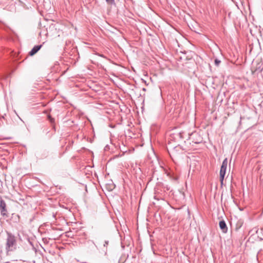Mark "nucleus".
I'll use <instances>...</instances> for the list:
<instances>
[{
    "label": "nucleus",
    "mask_w": 263,
    "mask_h": 263,
    "mask_svg": "<svg viewBox=\"0 0 263 263\" xmlns=\"http://www.w3.org/2000/svg\"><path fill=\"white\" fill-rule=\"evenodd\" d=\"M108 245V241H105L104 246L106 247Z\"/></svg>",
    "instance_id": "nucleus-9"
},
{
    "label": "nucleus",
    "mask_w": 263,
    "mask_h": 263,
    "mask_svg": "<svg viewBox=\"0 0 263 263\" xmlns=\"http://www.w3.org/2000/svg\"><path fill=\"white\" fill-rule=\"evenodd\" d=\"M219 227L223 233H226L227 232L228 228L224 220H221L219 222Z\"/></svg>",
    "instance_id": "nucleus-4"
},
{
    "label": "nucleus",
    "mask_w": 263,
    "mask_h": 263,
    "mask_svg": "<svg viewBox=\"0 0 263 263\" xmlns=\"http://www.w3.org/2000/svg\"><path fill=\"white\" fill-rule=\"evenodd\" d=\"M106 2L108 4H110V5L115 4V0H106Z\"/></svg>",
    "instance_id": "nucleus-6"
},
{
    "label": "nucleus",
    "mask_w": 263,
    "mask_h": 263,
    "mask_svg": "<svg viewBox=\"0 0 263 263\" xmlns=\"http://www.w3.org/2000/svg\"><path fill=\"white\" fill-rule=\"evenodd\" d=\"M7 235L6 251L7 255H9L10 251H13L16 249V239L14 235L10 232H7Z\"/></svg>",
    "instance_id": "nucleus-1"
},
{
    "label": "nucleus",
    "mask_w": 263,
    "mask_h": 263,
    "mask_svg": "<svg viewBox=\"0 0 263 263\" xmlns=\"http://www.w3.org/2000/svg\"><path fill=\"white\" fill-rule=\"evenodd\" d=\"M0 211L1 214L3 216H8L7 210L6 209V204L4 200L2 199L0 201Z\"/></svg>",
    "instance_id": "nucleus-3"
},
{
    "label": "nucleus",
    "mask_w": 263,
    "mask_h": 263,
    "mask_svg": "<svg viewBox=\"0 0 263 263\" xmlns=\"http://www.w3.org/2000/svg\"><path fill=\"white\" fill-rule=\"evenodd\" d=\"M228 165V159L227 158H225L221 166L220 170V181L221 184H223V179L224 176L226 175V170Z\"/></svg>",
    "instance_id": "nucleus-2"
},
{
    "label": "nucleus",
    "mask_w": 263,
    "mask_h": 263,
    "mask_svg": "<svg viewBox=\"0 0 263 263\" xmlns=\"http://www.w3.org/2000/svg\"><path fill=\"white\" fill-rule=\"evenodd\" d=\"M214 63H215V65L218 66H219V65L220 63V61L216 59L214 61Z\"/></svg>",
    "instance_id": "nucleus-7"
},
{
    "label": "nucleus",
    "mask_w": 263,
    "mask_h": 263,
    "mask_svg": "<svg viewBox=\"0 0 263 263\" xmlns=\"http://www.w3.org/2000/svg\"><path fill=\"white\" fill-rule=\"evenodd\" d=\"M42 47V45L34 46L31 50L29 52L30 55H33L35 54Z\"/></svg>",
    "instance_id": "nucleus-5"
},
{
    "label": "nucleus",
    "mask_w": 263,
    "mask_h": 263,
    "mask_svg": "<svg viewBox=\"0 0 263 263\" xmlns=\"http://www.w3.org/2000/svg\"><path fill=\"white\" fill-rule=\"evenodd\" d=\"M2 254L3 251L2 250H0V261L2 260Z\"/></svg>",
    "instance_id": "nucleus-8"
}]
</instances>
